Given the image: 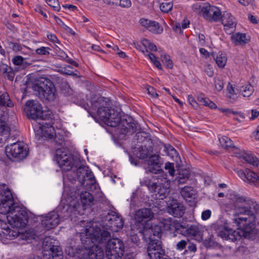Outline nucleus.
<instances>
[{"label": "nucleus", "instance_id": "obj_40", "mask_svg": "<svg viewBox=\"0 0 259 259\" xmlns=\"http://www.w3.org/2000/svg\"><path fill=\"white\" fill-rule=\"evenodd\" d=\"M258 180V176L256 173L249 169H246L245 181L249 183H256Z\"/></svg>", "mask_w": 259, "mask_h": 259}, {"label": "nucleus", "instance_id": "obj_62", "mask_svg": "<svg viewBox=\"0 0 259 259\" xmlns=\"http://www.w3.org/2000/svg\"><path fill=\"white\" fill-rule=\"evenodd\" d=\"M211 214V212L209 209L204 210L201 213V219L204 221L207 220L210 218Z\"/></svg>", "mask_w": 259, "mask_h": 259}, {"label": "nucleus", "instance_id": "obj_30", "mask_svg": "<svg viewBox=\"0 0 259 259\" xmlns=\"http://www.w3.org/2000/svg\"><path fill=\"white\" fill-rule=\"evenodd\" d=\"M141 185L145 186L149 190L155 195V197L157 196V191H159L160 186H163L162 183H157L151 181L149 179H145L141 182Z\"/></svg>", "mask_w": 259, "mask_h": 259}, {"label": "nucleus", "instance_id": "obj_56", "mask_svg": "<svg viewBox=\"0 0 259 259\" xmlns=\"http://www.w3.org/2000/svg\"><path fill=\"white\" fill-rule=\"evenodd\" d=\"M56 55L62 60H65L66 58H68V55L67 54L58 47H57L56 49Z\"/></svg>", "mask_w": 259, "mask_h": 259}, {"label": "nucleus", "instance_id": "obj_10", "mask_svg": "<svg viewBox=\"0 0 259 259\" xmlns=\"http://www.w3.org/2000/svg\"><path fill=\"white\" fill-rule=\"evenodd\" d=\"M124 225L122 217L114 211L108 212L103 221V228L112 232H118Z\"/></svg>", "mask_w": 259, "mask_h": 259}, {"label": "nucleus", "instance_id": "obj_13", "mask_svg": "<svg viewBox=\"0 0 259 259\" xmlns=\"http://www.w3.org/2000/svg\"><path fill=\"white\" fill-rule=\"evenodd\" d=\"M146 243H148L147 252L150 259H169L162 248L161 241Z\"/></svg>", "mask_w": 259, "mask_h": 259}, {"label": "nucleus", "instance_id": "obj_37", "mask_svg": "<svg viewBox=\"0 0 259 259\" xmlns=\"http://www.w3.org/2000/svg\"><path fill=\"white\" fill-rule=\"evenodd\" d=\"M81 202L83 205H90L92 204L94 198L92 195L87 191L82 192L80 194Z\"/></svg>", "mask_w": 259, "mask_h": 259}, {"label": "nucleus", "instance_id": "obj_64", "mask_svg": "<svg viewBox=\"0 0 259 259\" xmlns=\"http://www.w3.org/2000/svg\"><path fill=\"white\" fill-rule=\"evenodd\" d=\"M47 37L49 39L52 41L54 43L60 44V41L58 39L56 35L51 33H48L47 34Z\"/></svg>", "mask_w": 259, "mask_h": 259}, {"label": "nucleus", "instance_id": "obj_17", "mask_svg": "<svg viewBox=\"0 0 259 259\" xmlns=\"http://www.w3.org/2000/svg\"><path fill=\"white\" fill-rule=\"evenodd\" d=\"M213 229L216 231L219 236L226 240L235 242L240 235L238 232L229 228L227 224H214Z\"/></svg>", "mask_w": 259, "mask_h": 259}, {"label": "nucleus", "instance_id": "obj_34", "mask_svg": "<svg viewBox=\"0 0 259 259\" xmlns=\"http://www.w3.org/2000/svg\"><path fill=\"white\" fill-rule=\"evenodd\" d=\"M143 54L144 56L148 57V58L157 69L160 70H162V66L160 61L157 59V57L154 54L149 52L148 50L146 49L145 51H143Z\"/></svg>", "mask_w": 259, "mask_h": 259}, {"label": "nucleus", "instance_id": "obj_16", "mask_svg": "<svg viewBox=\"0 0 259 259\" xmlns=\"http://www.w3.org/2000/svg\"><path fill=\"white\" fill-rule=\"evenodd\" d=\"M179 228V234H182L186 237L190 238L191 239L195 240L198 242H201L202 240L203 233L200 228L196 225L189 226L182 225H177ZM179 230V228H177Z\"/></svg>", "mask_w": 259, "mask_h": 259}, {"label": "nucleus", "instance_id": "obj_2", "mask_svg": "<svg viewBox=\"0 0 259 259\" xmlns=\"http://www.w3.org/2000/svg\"><path fill=\"white\" fill-rule=\"evenodd\" d=\"M0 213L6 214L9 224L13 228L25 227L28 222L27 212L14 202L13 196L8 188L1 193Z\"/></svg>", "mask_w": 259, "mask_h": 259}, {"label": "nucleus", "instance_id": "obj_5", "mask_svg": "<svg viewBox=\"0 0 259 259\" xmlns=\"http://www.w3.org/2000/svg\"><path fill=\"white\" fill-rule=\"evenodd\" d=\"M38 98L44 102H53L58 97L57 90L53 82L49 78L41 77L32 85Z\"/></svg>", "mask_w": 259, "mask_h": 259}, {"label": "nucleus", "instance_id": "obj_11", "mask_svg": "<svg viewBox=\"0 0 259 259\" xmlns=\"http://www.w3.org/2000/svg\"><path fill=\"white\" fill-rule=\"evenodd\" d=\"M193 11L203 16H222L221 10L218 7L211 6L208 3H196L192 6Z\"/></svg>", "mask_w": 259, "mask_h": 259}, {"label": "nucleus", "instance_id": "obj_7", "mask_svg": "<svg viewBox=\"0 0 259 259\" xmlns=\"http://www.w3.org/2000/svg\"><path fill=\"white\" fill-rule=\"evenodd\" d=\"M71 210L72 208L70 206L67 205L64 206L61 212L63 211L66 213L63 216L59 214L56 211L50 212L43 217L41 220V225L46 230H49L55 228L59 224L61 218L65 219L70 216V211Z\"/></svg>", "mask_w": 259, "mask_h": 259}, {"label": "nucleus", "instance_id": "obj_63", "mask_svg": "<svg viewBox=\"0 0 259 259\" xmlns=\"http://www.w3.org/2000/svg\"><path fill=\"white\" fill-rule=\"evenodd\" d=\"M245 152L246 151H245L244 150H239L238 149H236L234 152L236 157L242 159L243 158V157L244 156Z\"/></svg>", "mask_w": 259, "mask_h": 259}, {"label": "nucleus", "instance_id": "obj_36", "mask_svg": "<svg viewBox=\"0 0 259 259\" xmlns=\"http://www.w3.org/2000/svg\"><path fill=\"white\" fill-rule=\"evenodd\" d=\"M213 58L215 60V63L219 68H224L227 61V57L225 54L219 52L216 56L213 55Z\"/></svg>", "mask_w": 259, "mask_h": 259}, {"label": "nucleus", "instance_id": "obj_25", "mask_svg": "<svg viewBox=\"0 0 259 259\" xmlns=\"http://www.w3.org/2000/svg\"><path fill=\"white\" fill-rule=\"evenodd\" d=\"M40 128L41 129V133L43 137L49 139H53L54 136H55V141L59 145H62L64 143V138L63 136L61 137L59 141H57L55 129L50 124H47V125L42 124L40 126Z\"/></svg>", "mask_w": 259, "mask_h": 259}, {"label": "nucleus", "instance_id": "obj_44", "mask_svg": "<svg viewBox=\"0 0 259 259\" xmlns=\"http://www.w3.org/2000/svg\"><path fill=\"white\" fill-rule=\"evenodd\" d=\"M219 140L223 147L227 149L233 147V142L229 137L223 136L219 137Z\"/></svg>", "mask_w": 259, "mask_h": 259}, {"label": "nucleus", "instance_id": "obj_8", "mask_svg": "<svg viewBox=\"0 0 259 259\" xmlns=\"http://www.w3.org/2000/svg\"><path fill=\"white\" fill-rule=\"evenodd\" d=\"M42 254L45 259H62L63 252L60 246L55 240H45L42 246Z\"/></svg>", "mask_w": 259, "mask_h": 259}, {"label": "nucleus", "instance_id": "obj_43", "mask_svg": "<svg viewBox=\"0 0 259 259\" xmlns=\"http://www.w3.org/2000/svg\"><path fill=\"white\" fill-rule=\"evenodd\" d=\"M198 100L203 103L205 106H208L211 109H215L217 107V105L210 101L207 98H204L202 94L200 95L197 97Z\"/></svg>", "mask_w": 259, "mask_h": 259}, {"label": "nucleus", "instance_id": "obj_57", "mask_svg": "<svg viewBox=\"0 0 259 259\" xmlns=\"http://www.w3.org/2000/svg\"><path fill=\"white\" fill-rule=\"evenodd\" d=\"M147 91L148 94L151 96L152 98H157L158 97V94L156 92L155 89L150 85L147 86Z\"/></svg>", "mask_w": 259, "mask_h": 259}, {"label": "nucleus", "instance_id": "obj_23", "mask_svg": "<svg viewBox=\"0 0 259 259\" xmlns=\"http://www.w3.org/2000/svg\"><path fill=\"white\" fill-rule=\"evenodd\" d=\"M139 23L154 34H161L163 30L162 27L158 22L147 18H141L139 20Z\"/></svg>", "mask_w": 259, "mask_h": 259}, {"label": "nucleus", "instance_id": "obj_31", "mask_svg": "<svg viewBox=\"0 0 259 259\" xmlns=\"http://www.w3.org/2000/svg\"><path fill=\"white\" fill-rule=\"evenodd\" d=\"M0 73L2 74L5 78L12 81L15 76V72L13 69L6 64H0Z\"/></svg>", "mask_w": 259, "mask_h": 259}, {"label": "nucleus", "instance_id": "obj_33", "mask_svg": "<svg viewBox=\"0 0 259 259\" xmlns=\"http://www.w3.org/2000/svg\"><path fill=\"white\" fill-rule=\"evenodd\" d=\"M190 21L187 19H184L182 23L174 22L171 23L172 30L180 33H182V29H186L189 27Z\"/></svg>", "mask_w": 259, "mask_h": 259}, {"label": "nucleus", "instance_id": "obj_27", "mask_svg": "<svg viewBox=\"0 0 259 259\" xmlns=\"http://www.w3.org/2000/svg\"><path fill=\"white\" fill-rule=\"evenodd\" d=\"M132 120H133L131 119L129 122L124 120L121 121L119 125L120 134L125 135L127 134H132L136 132L137 123Z\"/></svg>", "mask_w": 259, "mask_h": 259}, {"label": "nucleus", "instance_id": "obj_58", "mask_svg": "<svg viewBox=\"0 0 259 259\" xmlns=\"http://www.w3.org/2000/svg\"><path fill=\"white\" fill-rule=\"evenodd\" d=\"M165 169L168 170L170 176H172L174 175L175 169L173 163H171L170 162L166 163L165 164Z\"/></svg>", "mask_w": 259, "mask_h": 259}, {"label": "nucleus", "instance_id": "obj_46", "mask_svg": "<svg viewBox=\"0 0 259 259\" xmlns=\"http://www.w3.org/2000/svg\"><path fill=\"white\" fill-rule=\"evenodd\" d=\"M159 189L160 190L159 191H157V196H156V198L163 200L168 194L169 190L168 188L164 187L163 185V186H160Z\"/></svg>", "mask_w": 259, "mask_h": 259}, {"label": "nucleus", "instance_id": "obj_29", "mask_svg": "<svg viewBox=\"0 0 259 259\" xmlns=\"http://www.w3.org/2000/svg\"><path fill=\"white\" fill-rule=\"evenodd\" d=\"M167 211L169 213L175 217L180 218L185 212L184 206L177 202H173L167 207Z\"/></svg>", "mask_w": 259, "mask_h": 259}, {"label": "nucleus", "instance_id": "obj_26", "mask_svg": "<svg viewBox=\"0 0 259 259\" xmlns=\"http://www.w3.org/2000/svg\"><path fill=\"white\" fill-rule=\"evenodd\" d=\"M232 33L231 36V40L235 46H243L250 41V37L245 33L236 32Z\"/></svg>", "mask_w": 259, "mask_h": 259}, {"label": "nucleus", "instance_id": "obj_47", "mask_svg": "<svg viewBox=\"0 0 259 259\" xmlns=\"http://www.w3.org/2000/svg\"><path fill=\"white\" fill-rule=\"evenodd\" d=\"M19 232L16 230H13L10 229L6 230V232H3V236L5 238L9 240H13L18 236Z\"/></svg>", "mask_w": 259, "mask_h": 259}, {"label": "nucleus", "instance_id": "obj_1", "mask_svg": "<svg viewBox=\"0 0 259 259\" xmlns=\"http://www.w3.org/2000/svg\"><path fill=\"white\" fill-rule=\"evenodd\" d=\"M80 237L84 244L92 242L105 245L108 259H121L123 255L124 245L122 241L117 238H111L109 231L102 230L97 226L84 229L80 233Z\"/></svg>", "mask_w": 259, "mask_h": 259}, {"label": "nucleus", "instance_id": "obj_18", "mask_svg": "<svg viewBox=\"0 0 259 259\" xmlns=\"http://www.w3.org/2000/svg\"><path fill=\"white\" fill-rule=\"evenodd\" d=\"M24 110L28 117L30 119H37L43 116L42 107L37 101H27L25 103Z\"/></svg>", "mask_w": 259, "mask_h": 259}, {"label": "nucleus", "instance_id": "obj_19", "mask_svg": "<svg viewBox=\"0 0 259 259\" xmlns=\"http://www.w3.org/2000/svg\"><path fill=\"white\" fill-rule=\"evenodd\" d=\"M209 22H221L224 30L228 34L233 33L236 29L237 21L233 17H205Z\"/></svg>", "mask_w": 259, "mask_h": 259}, {"label": "nucleus", "instance_id": "obj_12", "mask_svg": "<svg viewBox=\"0 0 259 259\" xmlns=\"http://www.w3.org/2000/svg\"><path fill=\"white\" fill-rule=\"evenodd\" d=\"M140 232L146 242H157L160 241L161 226L158 225H151L150 227L145 226Z\"/></svg>", "mask_w": 259, "mask_h": 259}, {"label": "nucleus", "instance_id": "obj_15", "mask_svg": "<svg viewBox=\"0 0 259 259\" xmlns=\"http://www.w3.org/2000/svg\"><path fill=\"white\" fill-rule=\"evenodd\" d=\"M78 254L80 259H103L105 256L103 249L98 245L81 248Z\"/></svg>", "mask_w": 259, "mask_h": 259}, {"label": "nucleus", "instance_id": "obj_54", "mask_svg": "<svg viewBox=\"0 0 259 259\" xmlns=\"http://www.w3.org/2000/svg\"><path fill=\"white\" fill-rule=\"evenodd\" d=\"M24 58L21 56H16L12 59L13 64L15 65H22L23 64Z\"/></svg>", "mask_w": 259, "mask_h": 259}, {"label": "nucleus", "instance_id": "obj_53", "mask_svg": "<svg viewBox=\"0 0 259 259\" xmlns=\"http://www.w3.org/2000/svg\"><path fill=\"white\" fill-rule=\"evenodd\" d=\"M189 239L181 240V241L177 242L176 244V249L178 250L182 251L185 249L188 244Z\"/></svg>", "mask_w": 259, "mask_h": 259}, {"label": "nucleus", "instance_id": "obj_39", "mask_svg": "<svg viewBox=\"0 0 259 259\" xmlns=\"http://www.w3.org/2000/svg\"><path fill=\"white\" fill-rule=\"evenodd\" d=\"M165 154L170 157L174 159L179 156V153L177 150L170 145L165 144L164 145V150Z\"/></svg>", "mask_w": 259, "mask_h": 259}, {"label": "nucleus", "instance_id": "obj_50", "mask_svg": "<svg viewBox=\"0 0 259 259\" xmlns=\"http://www.w3.org/2000/svg\"><path fill=\"white\" fill-rule=\"evenodd\" d=\"M172 8V4L170 2L162 3L160 6V10L164 13H168Z\"/></svg>", "mask_w": 259, "mask_h": 259}, {"label": "nucleus", "instance_id": "obj_9", "mask_svg": "<svg viewBox=\"0 0 259 259\" xmlns=\"http://www.w3.org/2000/svg\"><path fill=\"white\" fill-rule=\"evenodd\" d=\"M6 154L7 157L14 161H19L24 159L28 153V151L21 142H15L6 147Z\"/></svg>", "mask_w": 259, "mask_h": 259}, {"label": "nucleus", "instance_id": "obj_51", "mask_svg": "<svg viewBox=\"0 0 259 259\" xmlns=\"http://www.w3.org/2000/svg\"><path fill=\"white\" fill-rule=\"evenodd\" d=\"M51 49L49 47H41L35 50V53L40 56H48L50 54Z\"/></svg>", "mask_w": 259, "mask_h": 259}, {"label": "nucleus", "instance_id": "obj_6", "mask_svg": "<svg viewBox=\"0 0 259 259\" xmlns=\"http://www.w3.org/2000/svg\"><path fill=\"white\" fill-rule=\"evenodd\" d=\"M76 176L81 186H84L86 189L94 191L97 189L98 184L93 172L89 167L81 165L76 171Z\"/></svg>", "mask_w": 259, "mask_h": 259}, {"label": "nucleus", "instance_id": "obj_14", "mask_svg": "<svg viewBox=\"0 0 259 259\" xmlns=\"http://www.w3.org/2000/svg\"><path fill=\"white\" fill-rule=\"evenodd\" d=\"M55 158L59 166L63 171H69L73 166L74 161L72 155L63 151L62 149L56 150Z\"/></svg>", "mask_w": 259, "mask_h": 259}, {"label": "nucleus", "instance_id": "obj_60", "mask_svg": "<svg viewBox=\"0 0 259 259\" xmlns=\"http://www.w3.org/2000/svg\"><path fill=\"white\" fill-rule=\"evenodd\" d=\"M9 47L15 52L20 51L22 49L21 45L16 42H10Z\"/></svg>", "mask_w": 259, "mask_h": 259}, {"label": "nucleus", "instance_id": "obj_38", "mask_svg": "<svg viewBox=\"0 0 259 259\" xmlns=\"http://www.w3.org/2000/svg\"><path fill=\"white\" fill-rule=\"evenodd\" d=\"M14 104L10 100V98L8 93H4L0 95V107H12Z\"/></svg>", "mask_w": 259, "mask_h": 259}, {"label": "nucleus", "instance_id": "obj_3", "mask_svg": "<svg viewBox=\"0 0 259 259\" xmlns=\"http://www.w3.org/2000/svg\"><path fill=\"white\" fill-rule=\"evenodd\" d=\"M229 199L234 203V215L245 214L248 217H238L233 220L238 229L242 231L245 238L255 239L259 237V231L255 228V216L248 205L245 203L237 202Z\"/></svg>", "mask_w": 259, "mask_h": 259}, {"label": "nucleus", "instance_id": "obj_20", "mask_svg": "<svg viewBox=\"0 0 259 259\" xmlns=\"http://www.w3.org/2000/svg\"><path fill=\"white\" fill-rule=\"evenodd\" d=\"M153 217V213L149 208H144L138 210L135 215V225L143 229L147 222Z\"/></svg>", "mask_w": 259, "mask_h": 259}, {"label": "nucleus", "instance_id": "obj_45", "mask_svg": "<svg viewBox=\"0 0 259 259\" xmlns=\"http://www.w3.org/2000/svg\"><path fill=\"white\" fill-rule=\"evenodd\" d=\"M241 91L243 97H249L252 94L254 88L250 84H248L242 87Z\"/></svg>", "mask_w": 259, "mask_h": 259}, {"label": "nucleus", "instance_id": "obj_52", "mask_svg": "<svg viewBox=\"0 0 259 259\" xmlns=\"http://www.w3.org/2000/svg\"><path fill=\"white\" fill-rule=\"evenodd\" d=\"M49 6L52 7L54 11H59L60 6L58 0H46Z\"/></svg>", "mask_w": 259, "mask_h": 259}, {"label": "nucleus", "instance_id": "obj_59", "mask_svg": "<svg viewBox=\"0 0 259 259\" xmlns=\"http://www.w3.org/2000/svg\"><path fill=\"white\" fill-rule=\"evenodd\" d=\"M189 178V174H187L185 176H184V175L180 174L178 177V179H177L178 183L179 184H183L185 183L187 181V180H188Z\"/></svg>", "mask_w": 259, "mask_h": 259}, {"label": "nucleus", "instance_id": "obj_35", "mask_svg": "<svg viewBox=\"0 0 259 259\" xmlns=\"http://www.w3.org/2000/svg\"><path fill=\"white\" fill-rule=\"evenodd\" d=\"M243 159L246 162L259 168V160L252 153L246 152Z\"/></svg>", "mask_w": 259, "mask_h": 259}, {"label": "nucleus", "instance_id": "obj_61", "mask_svg": "<svg viewBox=\"0 0 259 259\" xmlns=\"http://www.w3.org/2000/svg\"><path fill=\"white\" fill-rule=\"evenodd\" d=\"M188 100L190 104L195 109H197L198 108V104L195 101L194 97L191 95H189L188 96Z\"/></svg>", "mask_w": 259, "mask_h": 259}, {"label": "nucleus", "instance_id": "obj_42", "mask_svg": "<svg viewBox=\"0 0 259 259\" xmlns=\"http://www.w3.org/2000/svg\"><path fill=\"white\" fill-rule=\"evenodd\" d=\"M137 155L138 157L141 159H144L149 157L152 155L149 150L146 146H142L139 152H137Z\"/></svg>", "mask_w": 259, "mask_h": 259}, {"label": "nucleus", "instance_id": "obj_4", "mask_svg": "<svg viewBox=\"0 0 259 259\" xmlns=\"http://www.w3.org/2000/svg\"><path fill=\"white\" fill-rule=\"evenodd\" d=\"M104 98L100 97L92 103V108L96 110L100 118L108 126H119L121 120L120 113L114 109L103 106Z\"/></svg>", "mask_w": 259, "mask_h": 259}, {"label": "nucleus", "instance_id": "obj_32", "mask_svg": "<svg viewBox=\"0 0 259 259\" xmlns=\"http://www.w3.org/2000/svg\"><path fill=\"white\" fill-rule=\"evenodd\" d=\"M181 194L186 201H191L195 198L193 188L191 186H185L181 189Z\"/></svg>", "mask_w": 259, "mask_h": 259}, {"label": "nucleus", "instance_id": "obj_49", "mask_svg": "<svg viewBox=\"0 0 259 259\" xmlns=\"http://www.w3.org/2000/svg\"><path fill=\"white\" fill-rule=\"evenodd\" d=\"M72 67L70 65H67L64 68L59 70L58 72L64 75H68L70 76H77V74L74 72Z\"/></svg>", "mask_w": 259, "mask_h": 259}, {"label": "nucleus", "instance_id": "obj_22", "mask_svg": "<svg viewBox=\"0 0 259 259\" xmlns=\"http://www.w3.org/2000/svg\"><path fill=\"white\" fill-rule=\"evenodd\" d=\"M147 166L145 168L146 172L160 174L162 172L161 168V163L159 161V156L153 154L147 160Z\"/></svg>", "mask_w": 259, "mask_h": 259}, {"label": "nucleus", "instance_id": "obj_48", "mask_svg": "<svg viewBox=\"0 0 259 259\" xmlns=\"http://www.w3.org/2000/svg\"><path fill=\"white\" fill-rule=\"evenodd\" d=\"M142 44L144 47V49H147V48H148L149 50H150L151 51H157V47L156 45L147 39L146 38H143L141 40Z\"/></svg>", "mask_w": 259, "mask_h": 259}, {"label": "nucleus", "instance_id": "obj_21", "mask_svg": "<svg viewBox=\"0 0 259 259\" xmlns=\"http://www.w3.org/2000/svg\"><path fill=\"white\" fill-rule=\"evenodd\" d=\"M8 118V113L0 109V143L6 142L10 136V129L6 123Z\"/></svg>", "mask_w": 259, "mask_h": 259}, {"label": "nucleus", "instance_id": "obj_24", "mask_svg": "<svg viewBox=\"0 0 259 259\" xmlns=\"http://www.w3.org/2000/svg\"><path fill=\"white\" fill-rule=\"evenodd\" d=\"M230 199L237 202L245 203L248 205L249 209L251 210L253 209L255 211H259V204L249 198H246L233 192L230 194Z\"/></svg>", "mask_w": 259, "mask_h": 259}, {"label": "nucleus", "instance_id": "obj_41", "mask_svg": "<svg viewBox=\"0 0 259 259\" xmlns=\"http://www.w3.org/2000/svg\"><path fill=\"white\" fill-rule=\"evenodd\" d=\"M160 58L161 61L167 68L172 69L173 68L172 61L168 55L165 53H162Z\"/></svg>", "mask_w": 259, "mask_h": 259}, {"label": "nucleus", "instance_id": "obj_28", "mask_svg": "<svg viewBox=\"0 0 259 259\" xmlns=\"http://www.w3.org/2000/svg\"><path fill=\"white\" fill-rule=\"evenodd\" d=\"M162 225L163 230L166 231H169L170 233H179V229L180 227H177V225H181L180 223L177 221H172L170 218L163 219L160 222Z\"/></svg>", "mask_w": 259, "mask_h": 259}, {"label": "nucleus", "instance_id": "obj_55", "mask_svg": "<svg viewBox=\"0 0 259 259\" xmlns=\"http://www.w3.org/2000/svg\"><path fill=\"white\" fill-rule=\"evenodd\" d=\"M214 84L216 89L218 91H221L224 88V82L219 78H214Z\"/></svg>", "mask_w": 259, "mask_h": 259}]
</instances>
